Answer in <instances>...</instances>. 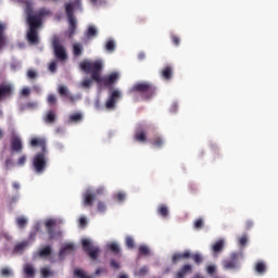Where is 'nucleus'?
I'll return each mask as SVG.
<instances>
[{"mask_svg":"<svg viewBox=\"0 0 278 278\" xmlns=\"http://www.w3.org/2000/svg\"><path fill=\"white\" fill-rule=\"evenodd\" d=\"M22 3L25 5L24 12L29 26L27 40L30 45H38L40 42V39H38V28L42 25V18L51 16V11L47 8H41L34 12L33 0H23Z\"/></svg>","mask_w":278,"mask_h":278,"instance_id":"nucleus-1","label":"nucleus"},{"mask_svg":"<svg viewBox=\"0 0 278 278\" xmlns=\"http://www.w3.org/2000/svg\"><path fill=\"white\" fill-rule=\"evenodd\" d=\"M80 71L84 73L90 74L91 79L97 81V84H104V86H112V84H116L118 81V73H112L108 77L101 78V71H103V61H89L84 60L79 63Z\"/></svg>","mask_w":278,"mask_h":278,"instance_id":"nucleus-2","label":"nucleus"},{"mask_svg":"<svg viewBox=\"0 0 278 278\" xmlns=\"http://www.w3.org/2000/svg\"><path fill=\"white\" fill-rule=\"evenodd\" d=\"M30 147H40L41 151L37 152L33 157V168L37 175H42L47 170L48 153L47 139L40 137H34L30 140Z\"/></svg>","mask_w":278,"mask_h":278,"instance_id":"nucleus-3","label":"nucleus"},{"mask_svg":"<svg viewBox=\"0 0 278 278\" xmlns=\"http://www.w3.org/2000/svg\"><path fill=\"white\" fill-rule=\"evenodd\" d=\"M75 10H81V0H74L73 2L65 3V14L68 21L67 36L73 38L77 29V18L75 17Z\"/></svg>","mask_w":278,"mask_h":278,"instance_id":"nucleus-4","label":"nucleus"},{"mask_svg":"<svg viewBox=\"0 0 278 278\" xmlns=\"http://www.w3.org/2000/svg\"><path fill=\"white\" fill-rule=\"evenodd\" d=\"M136 92L140 94L141 99H153V97H155V87L153 84L147 81L137 83L130 88L129 94Z\"/></svg>","mask_w":278,"mask_h":278,"instance_id":"nucleus-5","label":"nucleus"},{"mask_svg":"<svg viewBox=\"0 0 278 278\" xmlns=\"http://www.w3.org/2000/svg\"><path fill=\"white\" fill-rule=\"evenodd\" d=\"M244 260L242 252H232L229 257L222 262L224 270H240V261Z\"/></svg>","mask_w":278,"mask_h":278,"instance_id":"nucleus-6","label":"nucleus"},{"mask_svg":"<svg viewBox=\"0 0 278 278\" xmlns=\"http://www.w3.org/2000/svg\"><path fill=\"white\" fill-rule=\"evenodd\" d=\"M52 48L56 60L60 62H66V60H68V53L66 52V48L60 41V37H53Z\"/></svg>","mask_w":278,"mask_h":278,"instance_id":"nucleus-7","label":"nucleus"},{"mask_svg":"<svg viewBox=\"0 0 278 278\" xmlns=\"http://www.w3.org/2000/svg\"><path fill=\"white\" fill-rule=\"evenodd\" d=\"M81 245H83L85 253H87V255H89L90 258H92L94 261L99 257V253L101 250L99 249V247L92 245V242L90 240L83 239Z\"/></svg>","mask_w":278,"mask_h":278,"instance_id":"nucleus-8","label":"nucleus"},{"mask_svg":"<svg viewBox=\"0 0 278 278\" xmlns=\"http://www.w3.org/2000/svg\"><path fill=\"white\" fill-rule=\"evenodd\" d=\"M105 192V189L100 187L96 190V193L86 192L84 194V205L85 207H92L94 200L97 199V194H103Z\"/></svg>","mask_w":278,"mask_h":278,"instance_id":"nucleus-9","label":"nucleus"},{"mask_svg":"<svg viewBox=\"0 0 278 278\" xmlns=\"http://www.w3.org/2000/svg\"><path fill=\"white\" fill-rule=\"evenodd\" d=\"M10 144L13 153H23V140H21V137L13 134L10 138Z\"/></svg>","mask_w":278,"mask_h":278,"instance_id":"nucleus-10","label":"nucleus"},{"mask_svg":"<svg viewBox=\"0 0 278 278\" xmlns=\"http://www.w3.org/2000/svg\"><path fill=\"white\" fill-rule=\"evenodd\" d=\"M121 99V91L114 90L105 102L106 110H114L116 102Z\"/></svg>","mask_w":278,"mask_h":278,"instance_id":"nucleus-11","label":"nucleus"},{"mask_svg":"<svg viewBox=\"0 0 278 278\" xmlns=\"http://www.w3.org/2000/svg\"><path fill=\"white\" fill-rule=\"evenodd\" d=\"M46 229L48 231V236L50 240H54V238H58L60 236V232H56L53 227H55L56 222L55 219H48L46 223Z\"/></svg>","mask_w":278,"mask_h":278,"instance_id":"nucleus-12","label":"nucleus"},{"mask_svg":"<svg viewBox=\"0 0 278 278\" xmlns=\"http://www.w3.org/2000/svg\"><path fill=\"white\" fill-rule=\"evenodd\" d=\"M14 92V87L10 84L0 85V101L7 99V97H11Z\"/></svg>","mask_w":278,"mask_h":278,"instance_id":"nucleus-13","label":"nucleus"},{"mask_svg":"<svg viewBox=\"0 0 278 278\" xmlns=\"http://www.w3.org/2000/svg\"><path fill=\"white\" fill-rule=\"evenodd\" d=\"M192 273V265L185 264L176 273L175 278H186L187 275H191Z\"/></svg>","mask_w":278,"mask_h":278,"instance_id":"nucleus-14","label":"nucleus"},{"mask_svg":"<svg viewBox=\"0 0 278 278\" xmlns=\"http://www.w3.org/2000/svg\"><path fill=\"white\" fill-rule=\"evenodd\" d=\"M55 121H58V113L54 110H50L43 116V122L47 125H54Z\"/></svg>","mask_w":278,"mask_h":278,"instance_id":"nucleus-15","label":"nucleus"},{"mask_svg":"<svg viewBox=\"0 0 278 278\" xmlns=\"http://www.w3.org/2000/svg\"><path fill=\"white\" fill-rule=\"evenodd\" d=\"M181 260H190V251L187 250L184 253H175L172 256L173 264H177V262H181Z\"/></svg>","mask_w":278,"mask_h":278,"instance_id":"nucleus-16","label":"nucleus"},{"mask_svg":"<svg viewBox=\"0 0 278 278\" xmlns=\"http://www.w3.org/2000/svg\"><path fill=\"white\" fill-rule=\"evenodd\" d=\"M161 77L166 81H170L173 79V66L167 65L161 71Z\"/></svg>","mask_w":278,"mask_h":278,"instance_id":"nucleus-17","label":"nucleus"},{"mask_svg":"<svg viewBox=\"0 0 278 278\" xmlns=\"http://www.w3.org/2000/svg\"><path fill=\"white\" fill-rule=\"evenodd\" d=\"M5 23L0 22V50L3 49L5 42H8V37H5Z\"/></svg>","mask_w":278,"mask_h":278,"instance_id":"nucleus-18","label":"nucleus"},{"mask_svg":"<svg viewBox=\"0 0 278 278\" xmlns=\"http://www.w3.org/2000/svg\"><path fill=\"white\" fill-rule=\"evenodd\" d=\"M72 53H73L74 58H80V55H83V53H84V45H81L79 42L74 43Z\"/></svg>","mask_w":278,"mask_h":278,"instance_id":"nucleus-19","label":"nucleus"},{"mask_svg":"<svg viewBox=\"0 0 278 278\" xmlns=\"http://www.w3.org/2000/svg\"><path fill=\"white\" fill-rule=\"evenodd\" d=\"M135 140H137V142H147V131L143 129L136 130Z\"/></svg>","mask_w":278,"mask_h":278,"instance_id":"nucleus-20","label":"nucleus"},{"mask_svg":"<svg viewBox=\"0 0 278 278\" xmlns=\"http://www.w3.org/2000/svg\"><path fill=\"white\" fill-rule=\"evenodd\" d=\"M59 94L61 97H67V99H70V101H75V97L71 96V92H68V88H66L65 86L59 87Z\"/></svg>","mask_w":278,"mask_h":278,"instance_id":"nucleus-21","label":"nucleus"},{"mask_svg":"<svg viewBox=\"0 0 278 278\" xmlns=\"http://www.w3.org/2000/svg\"><path fill=\"white\" fill-rule=\"evenodd\" d=\"M151 142L155 149H162V147H164L165 141H164V138L160 136H154Z\"/></svg>","mask_w":278,"mask_h":278,"instance_id":"nucleus-22","label":"nucleus"},{"mask_svg":"<svg viewBox=\"0 0 278 278\" xmlns=\"http://www.w3.org/2000/svg\"><path fill=\"white\" fill-rule=\"evenodd\" d=\"M51 253H53L51 245H46L45 248H42L38 251V256L39 257H49V255H51Z\"/></svg>","mask_w":278,"mask_h":278,"instance_id":"nucleus-23","label":"nucleus"},{"mask_svg":"<svg viewBox=\"0 0 278 278\" xmlns=\"http://www.w3.org/2000/svg\"><path fill=\"white\" fill-rule=\"evenodd\" d=\"M84 121V115L81 113H73L68 117L70 123H81Z\"/></svg>","mask_w":278,"mask_h":278,"instance_id":"nucleus-24","label":"nucleus"},{"mask_svg":"<svg viewBox=\"0 0 278 278\" xmlns=\"http://www.w3.org/2000/svg\"><path fill=\"white\" fill-rule=\"evenodd\" d=\"M254 270L258 275H264V273H266V263H264L262 261L257 262L255 267H254Z\"/></svg>","mask_w":278,"mask_h":278,"instance_id":"nucleus-25","label":"nucleus"},{"mask_svg":"<svg viewBox=\"0 0 278 278\" xmlns=\"http://www.w3.org/2000/svg\"><path fill=\"white\" fill-rule=\"evenodd\" d=\"M98 34L99 31L97 30V27L91 25L87 28L86 38H97Z\"/></svg>","mask_w":278,"mask_h":278,"instance_id":"nucleus-26","label":"nucleus"},{"mask_svg":"<svg viewBox=\"0 0 278 278\" xmlns=\"http://www.w3.org/2000/svg\"><path fill=\"white\" fill-rule=\"evenodd\" d=\"M28 244H29V242H27V241H23V242L15 244L14 250H13L14 253H23V251H25V249H27Z\"/></svg>","mask_w":278,"mask_h":278,"instance_id":"nucleus-27","label":"nucleus"},{"mask_svg":"<svg viewBox=\"0 0 278 278\" xmlns=\"http://www.w3.org/2000/svg\"><path fill=\"white\" fill-rule=\"evenodd\" d=\"M68 251H75V245H73V243H67L60 250V257H62L65 253H68Z\"/></svg>","mask_w":278,"mask_h":278,"instance_id":"nucleus-28","label":"nucleus"},{"mask_svg":"<svg viewBox=\"0 0 278 278\" xmlns=\"http://www.w3.org/2000/svg\"><path fill=\"white\" fill-rule=\"evenodd\" d=\"M157 214L163 216V218H166V216H168V206H166V204H161L157 208Z\"/></svg>","mask_w":278,"mask_h":278,"instance_id":"nucleus-29","label":"nucleus"},{"mask_svg":"<svg viewBox=\"0 0 278 278\" xmlns=\"http://www.w3.org/2000/svg\"><path fill=\"white\" fill-rule=\"evenodd\" d=\"M223 249H225V241H223V240H218L213 245L214 253H220V251H223Z\"/></svg>","mask_w":278,"mask_h":278,"instance_id":"nucleus-30","label":"nucleus"},{"mask_svg":"<svg viewBox=\"0 0 278 278\" xmlns=\"http://www.w3.org/2000/svg\"><path fill=\"white\" fill-rule=\"evenodd\" d=\"M190 258L193 260L194 264H197L198 266L200 264H203V255H201L199 253H195V254L190 253L189 260Z\"/></svg>","mask_w":278,"mask_h":278,"instance_id":"nucleus-31","label":"nucleus"},{"mask_svg":"<svg viewBox=\"0 0 278 278\" xmlns=\"http://www.w3.org/2000/svg\"><path fill=\"white\" fill-rule=\"evenodd\" d=\"M24 273H25L26 277H34L36 275L34 267L29 264L25 265Z\"/></svg>","mask_w":278,"mask_h":278,"instance_id":"nucleus-32","label":"nucleus"},{"mask_svg":"<svg viewBox=\"0 0 278 278\" xmlns=\"http://www.w3.org/2000/svg\"><path fill=\"white\" fill-rule=\"evenodd\" d=\"M42 278H49L53 277L54 273L53 270L49 269V267H43L40 270Z\"/></svg>","mask_w":278,"mask_h":278,"instance_id":"nucleus-33","label":"nucleus"},{"mask_svg":"<svg viewBox=\"0 0 278 278\" xmlns=\"http://www.w3.org/2000/svg\"><path fill=\"white\" fill-rule=\"evenodd\" d=\"M105 50L109 51V53H112L116 50V43L114 42V40L106 41Z\"/></svg>","mask_w":278,"mask_h":278,"instance_id":"nucleus-34","label":"nucleus"},{"mask_svg":"<svg viewBox=\"0 0 278 278\" xmlns=\"http://www.w3.org/2000/svg\"><path fill=\"white\" fill-rule=\"evenodd\" d=\"M148 273H149V267H148V266H143V267H140V268L135 273V275H136L137 277H144Z\"/></svg>","mask_w":278,"mask_h":278,"instance_id":"nucleus-35","label":"nucleus"},{"mask_svg":"<svg viewBox=\"0 0 278 278\" xmlns=\"http://www.w3.org/2000/svg\"><path fill=\"white\" fill-rule=\"evenodd\" d=\"M16 225L20 227V229H24L25 225H27V218L24 216L16 218Z\"/></svg>","mask_w":278,"mask_h":278,"instance_id":"nucleus-36","label":"nucleus"},{"mask_svg":"<svg viewBox=\"0 0 278 278\" xmlns=\"http://www.w3.org/2000/svg\"><path fill=\"white\" fill-rule=\"evenodd\" d=\"M109 249L114 253V255H118V253H121V248L118 247L117 243L109 244Z\"/></svg>","mask_w":278,"mask_h":278,"instance_id":"nucleus-37","label":"nucleus"},{"mask_svg":"<svg viewBox=\"0 0 278 278\" xmlns=\"http://www.w3.org/2000/svg\"><path fill=\"white\" fill-rule=\"evenodd\" d=\"M150 250L147 245H140L139 247V255H149Z\"/></svg>","mask_w":278,"mask_h":278,"instance_id":"nucleus-38","label":"nucleus"},{"mask_svg":"<svg viewBox=\"0 0 278 278\" xmlns=\"http://www.w3.org/2000/svg\"><path fill=\"white\" fill-rule=\"evenodd\" d=\"M97 207H98V212H100L101 214H103V212H105V210H108L105 202H102V201L98 202Z\"/></svg>","mask_w":278,"mask_h":278,"instance_id":"nucleus-39","label":"nucleus"},{"mask_svg":"<svg viewBox=\"0 0 278 278\" xmlns=\"http://www.w3.org/2000/svg\"><path fill=\"white\" fill-rule=\"evenodd\" d=\"M47 101L49 105H55V103H58V98L55 94H49Z\"/></svg>","mask_w":278,"mask_h":278,"instance_id":"nucleus-40","label":"nucleus"},{"mask_svg":"<svg viewBox=\"0 0 278 278\" xmlns=\"http://www.w3.org/2000/svg\"><path fill=\"white\" fill-rule=\"evenodd\" d=\"M126 247L127 249H134L135 241L132 237H126Z\"/></svg>","mask_w":278,"mask_h":278,"instance_id":"nucleus-41","label":"nucleus"},{"mask_svg":"<svg viewBox=\"0 0 278 278\" xmlns=\"http://www.w3.org/2000/svg\"><path fill=\"white\" fill-rule=\"evenodd\" d=\"M74 275H76L78 278H90V276L86 275V273H84L81 269H76Z\"/></svg>","mask_w":278,"mask_h":278,"instance_id":"nucleus-42","label":"nucleus"},{"mask_svg":"<svg viewBox=\"0 0 278 278\" xmlns=\"http://www.w3.org/2000/svg\"><path fill=\"white\" fill-rule=\"evenodd\" d=\"M26 162H27V155L23 154L17 160V166H25Z\"/></svg>","mask_w":278,"mask_h":278,"instance_id":"nucleus-43","label":"nucleus"},{"mask_svg":"<svg viewBox=\"0 0 278 278\" xmlns=\"http://www.w3.org/2000/svg\"><path fill=\"white\" fill-rule=\"evenodd\" d=\"M204 223L202 218H199L194 222V229H203Z\"/></svg>","mask_w":278,"mask_h":278,"instance_id":"nucleus-44","label":"nucleus"},{"mask_svg":"<svg viewBox=\"0 0 278 278\" xmlns=\"http://www.w3.org/2000/svg\"><path fill=\"white\" fill-rule=\"evenodd\" d=\"M206 271L208 275H215L216 274V266L215 265H208L206 267Z\"/></svg>","mask_w":278,"mask_h":278,"instance_id":"nucleus-45","label":"nucleus"},{"mask_svg":"<svg viewBox=\"0 0 278 278\" xmlns=\"http://www.w3.org/2000/svg\"><path fill=\"white\" fill-rule=\"evenodd\" d=\"M83 88H90V86H92V79L90 78H86L83 83H81Z\"/></svg>","mask_w":278,"mask_h":278,"instance_id":"nucleus-46","label":"nucleus"},{"mask_svg":"<svg viewBox=\"0 0 278 278\" xmlns=\"http://www.w3.org/2000/svg\"><path fill=\"white\" fill-rule=\"evenodd\" d=\"M115 199L118 201V203H123V201H125V193L123 192L116 193Z\"/></svg>","mask_w":278,"mask_h":278,"instance_id":"nucleus-47","label":"nucleus"},{"mask_svg":"<svg viewBox=\"0 0 278 278\" xmlns=\"http://www.w3.org/2000/svg\"><path fill=\"white\" fill-rule=\"evenodd\" d=\"M172 41L176 47H179L181 39H179V37L177 35H173L172 36Z\"/></svg>","mask_w":278,"mask_h":278,"instance_id":"nucleus-48","label":"nucleus"},{"mask_svg":"<svg viewBox=\"0 0 278 278\" xmlns=\"http://www.w3.org/2000/svg\"><path fill=\"white\" fill-rule=\"evenodd\" d=\"M248 242V238L247 235H243L240 239H239V244L240 247H245Z\"/></svg>","mask_w":278,"mask_h":278,"instance_id":"nucleus-49","label":"nucleus"},{"mask_svg":"<svg viewBox=\"0 0 278 278\" xmlns=\"http://www.w3.org/2000/svg\"><path fill=\"white\" fill-rule=\"evenodd\" d=\"M1 275L2 277H10V275H12V270H10L9 268H2Z\"/></svg>","mask_w":278,"mask_h":278,"instance_id":"nucleus-50","label":"nucleus"},{"mask_svg":"<svg viewBox=\"0 0 278 278\" xmlns=\"http://www.w3.org/2000/svg\"><path fill=\"white\" fill-rule=\"evenodd\" d=\"M27 76H28L29 79H36L38 74L34 70H29L28 73H27Z\"/></svg>","mask_w":278,"mask_h":278,"instance_id":"nucleus-51","label":"nucleus"},{"mask_svg":"<svg viewBox=\"0 0 278 278\" xmlns=\"http://www.w3.org/2000/svg\"><path fill=\"white\" fill-rule=\"evenodd\" d=\"M58 68V63L54 62H51L50 65H49V71H51V73H55Z\"/></svg>","mask_w":278,"mask_h":278,"instance_id":"nucleus-52","label":"nucleus"},{"mask_svg":"<svg viewBox=\"0 0 278 278\" xmlns=\"http://www.w3.org/2000/svg\"><path fill=\"white\" fill-rule=\"evenodd\" d=\"M111 266L112 268H114L115 270H118V268H121V264H118V262L112 260L111 261Z\"/></svg>","mask_w":278,"mask_h":278,"instance_id":"nucleus-53","label":"nucleus"},{"mask_svg":"<svg viewBox=\"0 0 278 278\" xmlns=\"http://www.w3.org/2000/svg\"><path fill=\"white\" fill-rule=\"evenodd\" d=\"M31 93V90L29 88H24L21 92L22 97H27Z\"/></svg>","mask_w":278,"mask_h":278,"instance_id":"nucleus-54","label":"nucleus"},{"mask_svg":"<svg viewBox=\"0 0 278 278\" xmlns=\"http://www.w3.org/2000/svg\"><path fill=\"white\" fill-rule=\"evenodd\" d=\"M14 166V162L12 161V159H7L5 160V168H10Z\"/></svg>","mask_w":278,"mask_h":278,"instance_id":"nucleus-55","label":"nucleus"},{"mask_svg":"<svg viewBox=\"0 0 278 278\" xmlns=\"http://www.w3.org/2000/svg\"><path fill=\"white\" fill-rule=\"evenodd\" d=\"M87 224H88V220H86V217H80V218H79V225H80V227H86Z\"/></svg>","mask_w":278,"mask_h":278,"instance_id":"nucleus-56","label":"nucleus"},{"mask_svg":"<svg viewBox=\"0 0 278 278\" xmlns=\"http://www.w3.org/2000/svg\"><path fill=\"white\" fill-rule=\"evenodd\" d=\"M253 220H248V222H245V229H251V228H253Z\"/></svg>","mask_w":278,"mask_h":278,"instance_id":"nucleus-57","label":"nucleus"},{"mask_svg":"<svg viewBox=\"0 0 278 278\" xmlns=\"http://www.w3.org/2000/svg\"><path fill=\"white\" fill-rule=\"evenodd\" d=\"M27 108H38V103L36 102H28Z\"/></svg>","mask_w":278,"mask_h":278,"instance_id":"nucleus-58","label":"nucleus"},{"mask_svg":"<svg viewBox=\"0 0 278 278\" xmlns=\"http://www.w3.org/2000/svg\"><path fill=\"white\" fill-rule=\"evenodd\" d=\"M101 273H103V268H98L94 273V275L99 276L101 275Z\"/></svg>","mask_w":278,"mask_h":278,"instance_id":"nucleus-59","label":"nucleus"},{"mask_svg":"<svg viewBox=\"0 0 278 278\" xmlns=\"http://www.w3.org/2000/svg\"><path fill=\"white\" fill-rule=\"evenodd\" d=\"M144 58H146V54H144V53L141 52V53L138 54V59H139V60H144Z\"/></svg>","mask_w":278,"mask_h":278,"instance_id":"nucleus-60","label":"nucleus"},{"mask_svg":"<svg viewBox=\"0 0 278 278\" xmlns=\"http://www.w3.org/2000/svg\"><path fill=\"white\" fill-rule=\"evenodd\" d=\"M13 188H15V190H18V188H20L18 184L14 182Z\"/></svg>","mask_w":278,"mask_h":278,"instance_id":"nucleus-61","label":"nucleus"},{"mask_svg":"<svg viewBox=\"0 0 278 278\" xmlns=\"http://www.w3.org/2000/svg\"><path fill=\"white\" fill-rule=\"evenodd\" d=\"M2 139H3V130L0 129V140H2Z\"/></svg>","mask_w":278,"mask_h":278,"instance_id":"nucleus-62","label":"nucleus"},{"mask_svg":"<svg viewBox=\"0 0 278 278\" xmlns=\"http://www.w3.org/2000/svg\"><path fill=\"white\" fill-rule=\"evenodd\" d=\"M90 1L93 3V5H97V2L101 0H90Z\"/></svg>","mask_w":278,"mask_h":278,"instance_id":"nucleus-63","label":"nucleus"},{"mask_svg":"<svg viewBox=\"0 0 278 278\" xmlns=\"http://www.w3.org/2000/svg\"><path fill=\"white\" fill-rule=\"evenodd\" d=\"M118 278H129V277H127V275H122Z\"/></svg>","mask_w":278,"mask_h":278,"instance_id":"nucleus-64","label":"nucleus"}]
</instances>
